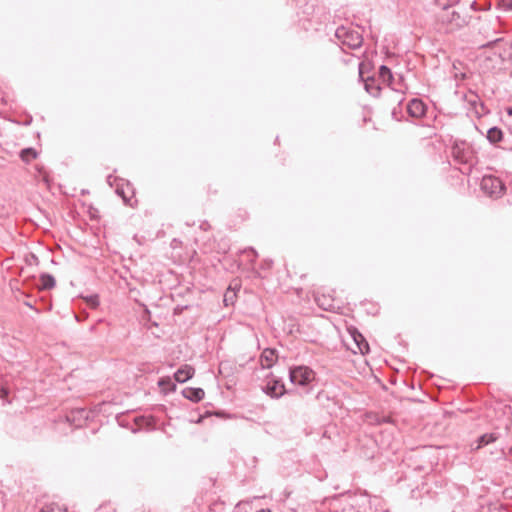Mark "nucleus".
Masks as SVG:
<instances>
[{"mask_svg":"<svg viewBox=\"0 0 512 512\" xmlns=\"http://www.w3.org/2000/svg\"><path fill=\"white\" fill-rule=\"evenodd\" d=\"M335 37L338 39L342 46H346L350 49H357L361 47L363 43V37L361 33L350 26H340L335 31Z\"/></svg>","mask_w":512,"mask_h":512,"instance_id":"obj_1","label":"nucleus"},{"mask_svg":"<svg viewBox=\"0 0 512 512\" xmlns=\"http://www.w3.org/2000/svg\"><path fill=\"white\" fill-rule=\"evenodd\" d=\"M451 155L455 162L465 165L467 171L471 170L474 153L472 148L466 142H455L451 148Z\"/></svg>","mask_w":512,"mask_h":512,"instance_id":"obj_2","label":"nucleus"},{"mask_svg":"<svg viewBox=\"0 0 512 512\" xmlns=\"http://www.w3.org/2000/svg\"><path fill=\"white\" fill-rule=\"evenodd\" d=\"M289 378L292 384L306 387L315 379V373L306 366H297L290 369Z\"/></svg>","mask_w":512,"mask_h":512,"instance_id":"obj_3","label":"nucleus"},{"mask_svg":"<svg viewBox=\"0 0 512 512\" xmlns=\"http://www.w3.org/2000/svg\"><path fill=\"white\" fill-rule=\"evenodd\" d=\"M481 189L490 197L498 198L504 194L503 182L494 176H484L481 181Z\"/></svg>","mask_w":512,"mask_h":512,"instance_id":"obj_4","label":"nucleus"},{"mask_svg":"<svg viewBox=\"0 0 512 512\" xmlns=\"http://www.w3.org/2000/svg\"><path fill=\"white\" fill-rule=\"evenodd\" d=\"M440 18L443 23L449 24L451 28H460L466 24L465 18L456 10L450 11V6L447 5L443 6V13Z\"/></svg>","mask_w":512,"mask_h":512,"instance_id":"obj_5","label":"nucleus"},{"mask_svg":"<svg viewBox=\"0 0 512 512\" xmlns=\"http://www.w3.org/2000/svg\"><path fill=\"white\" fill-rule=\"evenodd\" d=\"M264 391L272 398H279L286 392L285 386L281 380L271 378L268 380Z\"/></svg>","mask_w":512,"mask_h":512,"instance_id":"obj_6","label":"nucleus"},{"mask_svg":"<svg viewBox=\"0 0 512 512\" xmlns=\"http://www.w3.org/2000/svg\"><path fill=\"white\" fill-rule=\"evenodd\" d=\"M349 334L352 337L354 344L357 348V350H353L354 353L357 351L360 352L362 355H365L369 352V344L366 341L365 337L356 329V328H350Z\"/></svg>","mask_w":512,"mask_h":512,"instance_id":"obj_7","label":"nucleus"},{"mask_svg":"<svg viewBox=\"0 0 512 512\" xmlns=\"http://www.w3.org/2000/svg\"><path fill=\"white\" fill-rule=\"evenodd\" d=\"M425 104L422 100L414 98L407 104V112L411 117L420 118L425 114Z\"/></svg>","mask_w":512,"mask_h":512,"instance_id":"obj_8","label":"nucleus"},{"mask_svg":"<svg viewBox=\"0 0 512 512\" xmlns=\"http://www.w3.org/2000/svg\"><path fill=\"white\" fill-rule=\"evenodd\" d=\"M276 350L266 348L261 354L260 361L263 368H270L276 361Z\"/></svg>","mask_w":512,"mask_h":512,"instance_id":"obj_9","label":"nucleus"},{"mask_svg":"<svg viewBox=\"0 0 512 512\" xmlns=\"http://www.w3.org/2000/svg\"><path fill=\"white\" fill-rule=\"evenodd\" d=\"M194 372L195 370L193 367L185 365L175 372V380L179 383H184L194 375Z\"/></svg>","mask_w":512,"mask_h":512,"instance_id":"obj_10","label":"nucleus"},{"mask_svg":"<svg viewBox=\"0 0 512 512\" xmlns=\"http://www.w3.org/2000/svg\"><path fill=\"white\" fill-rule=\"evenodd\" d=\"M204 395V390L201 388H186L183 390V396L193 402L202 400Z\"/></svg>","mask_w":512,"mask_h":512,"instance_id":"obj_11","label":"nucleus"},{"mask_svg":"<svg viewBox=\"0 0 512 512\" xmlns=\"http://www.w3.org/2000/svg\"><path fill=\"white\" fill-rule=\"evenodd\" d=\"M315 301L320 308L326 311L332 310L335 307L334 300L330 296L316 295Z\"/></svg>","mask_w":512,"mask_h":512,"instance_id":"obj_12","label":"nucleus"},{"mask_svg":"<svg viewBox=\"0 0 512 512\" xmlns=\"http://www.w3.org/2000/svg\"><path fill=\"white\" fill-rule=\"evenodd\" d=\"M387 101L390 104H397L400 106L403 101L405 100V97L402 92L395 90V89H389L386 93Z\"/></svg>","mask_w":512,"mask_h":512,"instance_id":"obj_13","label":"nucleus"},{"mask_svg":"<svg viewBox=\"0 0 512 512\" xmlns=\"http://www.w3.org/2000/svg\"><path fill=\"white\" fill-rule=\"evenodd\" d=\"M503 138V132L498 127H492L487 131V139L491 144L500 142Z\"/></svg>","mask_w":512,"mask_h":512,"instance_id":"obj_14","label":"nucleus"},{"mask_svg":"<svg viewBox=\"0 0 512 512\" xmlns=\"http://www.w3.org/2000/svg\"><path fill=\"white\" fill-rule=\"evenodd\" d=\"M365 90L372 96L377 97L380 93V86L377 84L376 80L373 78H368L364 82Z\"/></svg>","mask_w":512,"mask_h":512,"instance_id":"obj_15","label":"nucleus"},{"mask_svg":"<svg viewBox=\"0 0 512 512\" xmlns=\"http://www.w3.org/2000/svg\"><path fill=\"white\" fill-rule=\"evenodd\" d=\"M56 284L55 278L47 273H43L40 276V289L48 290L52 289Z\"/></svg>","mask_w":512,"mask_h":512,"instance_id":"obj_16","label":"nucleus"},{"mask_svg":"<svg viewBox=\"0 0 512 512\" xmlns=\"http://www.w3.org/2000/svg\"><path fill=\"white\" fill-rule=\"evenodd\" d=\"M497 439L496 435L494 433H490V434H484L482 435L481 437H479L478 439V445L476 447V449H479L489 443H492L494 442L495 440Z\"/></svg>","mask_w":512,"mask_h":512,"instance_id":"obj_17","label":"nucleus"},{"mask_svg":"<svg viewBox=\"0 0 512 512\" xmlns=\"http://www.w3.org/2000/svg\"><path fill=\"white\" fill-rule=\"evenodd\" d=\"M379 76L384 82H387V83H390L391 80L393 79L391 70L385 65H382L380 67Z\"/></svg>","mask_w":512,"mask_h":512,"instance_id":"obj_18","label":"nucleus"},{"mask_svg":"<svg viewBox=\"0 0 512 512\" xmlns=\"http://www.w3.org/2000/svg\"><path fill=\"white\" fill-rule=\"evenodd\" d=\"M37 153L32 148L23 149L20 153V157L24 162H30L32 159H35Z\"/></svg>","mask_w":512,"mask_h":512,"instance_id":"obj_19","label":"nucleus"},{"mask_svg":"<svg viewBox=\"0 0 512 512\" xmlns=\"http://www.w3.org/2000/svg\"><path fill=\"white\" fill-rule=\"evenodd\" d=\"M41 512H67L65 508H62L56 503H50L46 504L42 509Z\"/></svg>","mask_w":512,"mask_h":512,"instance_id":"obj_20","label":"nucleus"},{"mask_svg":"<svg viewBox=\"0 0 512 512\" xmlns=\"http://www.w3.org/2000/svg\"><path fill=\"white\" fill-rule=\"evenodd\" d=\"M116 192H117L118 195L122 196V198H123V200L125 202H128V199H127V197L125 195V192H124V190L122 188H117Z\"/></svg>","mask_w":512,"mask_h":512,"instance_id":"obj_21","label":"nucleus"},{"mask_svg":"<svg viewBox=\"0 0 512 512\" xmlns=\"http://www.w3.org/2000/svg\"><path fill=\"white\" fill-rule=\"evenodd\" d=\"M502 1H503V5L506 7V9L512 10V0H502Z\"/></svg>","mask_w":512,"mask_h":512,"instance_id":"obj_22","label":"nucleus"},{"mask_svg":"<svg viewBox=\"0 0 512 512\" xmlns=\"http://www.w3.org/2000/svg\"><path fill=\"white\" fill-rule=\"evenodd\" d=\"M8 394V390L5 387H0V397H4Z\"/></svg>","mask_w":512,"mask_h":512,"instance_id":"obj_23","label":"nucleus"},{"mask_svg":"<svg viewBox=\"0 0 512 512\" xmlns=\"http://www.w3.org/2000/svg\"><path fill=\"white\" fill-rule=\"evenodd\" d=\"M89 301L93 305H98V297L96 295L95 296H91Z\"/></svg>","mask_w":512,"mask_h":512,"instance_id":"obj_24","label":"nucleus"},{"mask_svg":"<svg viewBox=\"0 0 512 512\" xmlns=\"http://www.w3.org/2000/svg\"><path fill=\"white\" fill-rule=\"evenodd\" d=\"M313 7H314V4H313V3H307V4H306V8H305L304 13L309 14L308 10H309V9H311V8H313Z\"/></svg>","mask_w":512,"mask_h":512,"instance_id":"obj_25","label":"nucleus"},{"mask_svg":"<svg viewBox=\"0 0 512 512\" xmlns=\"http://www.w3.org/2000/svg\"><path fill=\"white\" fill-rule=\"evenodd\" d=\"M30 257L31 261H29V264H32V261L35 262L36 264L38 263V258L34 254H31Z\"/></svg>","mask_w":512,"mask_h":512,"instance_id":"obj_26","label":"nucleus"},{"mask_svg":"<svg viewBox=\"0 0 512 512\" xmlns=\"http://www.w3.org/2000/svg\"><path fill=\"white\" fill-rule=\"evenodd\" d=\"M30 257L31 261H29V264H32V261L35 262L36 264L38 263V258L34 254H31Z\"/></svg>","mask_w":512,"mask_h":512,"instance_id":"obj_27","label":"nucleus"},{"mask_svg":"<svg viewBox=\"0 0 512 512\" xmlns=\"http://www.w3.org/2000/svg\"><path fill=\"white\" fill-rule=\"evenodd\" d=\"M248 251H250L251 253H253L254 257L257 256V253L256 251L253 249V248H249Z\"/></svg>","mask_w":512,"mask_h":512,"instance_id":"obj_28","label":"nucleus"},{"mask_svg":"<svg viewBox=\"0 0 512 512\" xmlns=\"http://www.w3.org/2000/svg\"><path fill=\"white\" fill-rule=\"evenodd\" d=\"M392 115H393L394 118H396V107L393 108Z\"/></svg>","mask_w":512,"mask_h":512,"instance_id":"obj_29","label":"nucleus"},{"mask_svg":"<svg viewBox=\"0 0 512 512\" xmlns=\"http://www.w3.org/2000/svg\"><path fill=\"white\" fill-rule=\"evenodd\" d=\"M257 512H272V511L270 509H261V510H259Z\"/></svg>","mask_w":512,"mask_h":512,"instance_id":"obj_30","label":"nucleus"}]
</instances>
